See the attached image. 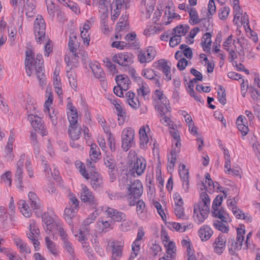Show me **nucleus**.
<instances>
[{"instance_id":"nucleus-22","label":"nucleus","mask_w":260,"mask_h":260,"mask_svg":"<svg viewBox=\"0 0 260 260\" xmlns=\"http://www.w3.org/2000/svg\"><path fill=\"white\" fill-rule=\"evenodd\" d=\"M14 141V134L10 132V135L7 144L5 147L6 156L10 160H13L14 157V154L12 153L13 151V143Z\"/></svg>"},{"instance_id":"nucleus-46","label":"nucleus","mask_w":260,"mask_h":260,"mask_svg":"<svg viewBox=\"0 0 260 260\" xmlns=\"http://www.w3.org/2000/svg\"><path fill=\"white\" fill-rule=\"evenodd\" d=\"M119 226L120 230L122 232H127L129 231L132 226V221L125 218V219L122 220Z\"/></svg>"},{"instance_id":"nucleus-17","label":"nucleus","mask_w":260,"mask_h":260,"mask_svg":"<svg viewBox=\"0 0 260 260\" xmlns=\"http://www.w3.org/2000/svg\"><path fill=\"white\" fill-rule=\"evenodd\" d=\"M106 212L107 215L115 222H120L126 218L124 213L114 208L108 207Z\"/></svg>"},{"instance_id":"nucleus-19","label":"nucleus","mask_w":260,"mask_h":260,"mask_svg":"<svg viewBox=\"0 0 260 260\" xmlns=\"http://www.w3.org/2000/svg\"><path fill=\"white\" fill-rule=\"evenodd\" d=\"M242 82L241 84V92L244 96V94L246 92V90L247 88L249 89V91L251 93V96L253 99V100L256 102H258V97L260 96L259 93V91L257 89H256L254 87L250 86L248 87V82L246 81V82L244 80H242Z\"/></svg>"},{"instance_id":"nucleus-15","label":"nucleus","mask_w":260,"mask_h":260,"mask_svg":"<svg viewBox=\"0 0 260 260\" xmlns=\"http://www.w3.org/2000/svg\"><path fill=\"white\" fill-rule=\"evenodd\" d=\"M179 173L182 182V187L185 192H188L189 189V172L186 169V166L184 164L180 165Z\"/></svg>"},{"instance_id":"nucleus-5","label":"nucleus","mask_w":260,"mask_h":260,"mask_svg":"<svg viewBox=\"0 0 260 260\" xmlns=\"http://www.w3.org/2000/svg\"><path fill=\"white\" fill-rule=\"evenodd\" d=\"M112 60L123 67L124 69L133 63L134 55L128 52L118 53L113 56Z\"/></svg>"},{"instance_id":"nucleus-2","label":"nucleus","mask_w":260,"mask_h":260,"mask_svg":"<svg viewBox=\"0 0 260 260\" xmlns=\"http://www.w3.org/2000/svg\"><path fill=\"white\" fill-rule=\"evenodd\" d=\"M34 34L37 42L40 44L47 42L45 45V55L48 56L50 53L52 52V49L51 47L50 42L51 41L45 35L46 25L44 19L41 15H38L34 22Z\"/></svg>"},{"instance_id":"nucleus-43","label":"nucleus","mask_w":260,"mask_h":260,"mask_svg":"<svg viewBox=\"0 0 260 260\" xmlns=\"http://www.w3.org/2000/svg\"><path fill=\"white\" fill-rule=\"evenodd\" d=\"M168 61L165 59H160L154 62L153 66L158 70L163 71L164 70L170 68V66L168 65Z\"/></svg>"},{"instance_id":"nucleus-42","label":"nucleus","mask_w":260,"mask_h":260,"mask_svg":"<svg viewBox=\"0 0 260 260\" xmlns=\"http://www.w3.org/2000/svg\"><path fill=\"white\" fill-rule=\"evenodd\" d=\"M219 89L217 92L218 101L223 105L226 103L225 90L221 85L219 86Z\"/></svg>"},{"instance_id":"nucleus-34","label":"nucleus","mask_w":260,"mask_h":260,"mask_svg":"<svg viewBox=\"0 0 260 260\" xmlns=\"http://www.w3.org/2000/svg\"><path fill=\"white\" fill-rule=\"evenodd\" d=\"M189 29V26L188 25L184 26L183 25L180 24L173 29L171 31V35L184 36L188 31Z\"/></svg>"},{"instance_id":"nucleus-31","label":"nucleus","mask_w":260,"mask_h":260,"mask_svg":"<svg viewBox=\"0 0 260 260\" xmlns=\"http://www.w3.org/2000/svg\"><path fill=\"white\" fill-rule=\"evenodd\" d=\"M19 208L21 213L26 217H30L32 214L28 204L24 200H20L18 203Z\"/></svg>"},{"instance_id":"nucleus-55","label":"nucleus","mask_w":260,"mask_h":260,"mask_svg":"<svg viewBox=\"0 0 260 260\" xmlns=\"http://www.w3.org/2000/svg\"><path fill=\"white\" fill-rule=\"evenodd\" d=\"M211 17L208 16V19L204 18L202 19V24L203 26L205 28V31L209 30L212 27Z\"/></svg>"},{"instance_id":"nucleus-21","label":"nucleus","mask_w":260,"mask_h":260,"mask_svg":"<svg viewBox=\"0 0 260 260\" xmlns=\"http://www.w3.org/2000/svg\"><path fill=\"white\" fill-rule=\"evenodd\" d=\"M213 233L211 228L207 225H204L200 228L198 235L202 241H206L211 237Z\"/></svg>"},{"instance_id":"nucleus-58","label":"nucleus","mask_w":260,"mask_h":260,"mask_svg":"<svg viewBox=\"0 0 260 260\" xmlns=\"http://www.w3.org/2000/svg\"><path fill=\"white\" fill-rule=\"evenodd\" d=\"M216 12V6L214 0H209L208 5L207 16L213 15Z\"/></svg>"},{"instance_id":"nucleus-64","label":"nucleus","mask_w":260,"mask_h":260,"mask_svg":"<svg viewBox=\"0 0 260 260\" xmlns=\"http://www.w3.org/2000/svg\"><path fill=\"white\" fill-rule=\"evenodd\" d=\"M173 198L175 201V206H183L184 203L182 198L178 192L174 194Z\"/></svg>"},{"instance_id":"nucleus-10","label":"nucleus","mask_w":260,"mask_h":260,"mask_svg":"<svg viewBox=\"0 0 260 260\" xmlns=\"http://www.w3.org/2000/svg\"><path fill=\"white\" fill-rule=\"evenodd\" d=\"M156 56V50L152 46H149L146 51H140L138 55V60L141 63L151 61Z\"/></svg>"},{"instance_id":"nucleus-63","label":"nucleus","mask_w":260,"mask_h":260,"mask_svg":"<svg viewBox=\"0 0 260 260\" xmlns=\"http://www.w3.org/2000/svg\"><path fill=\"white\" fill-rule=\"evenodd\" d=\"M187 60L185 58H183L179 60L177 64V67L180 71H183L187 67Z\"/></svg>"},{"instance_id":"nucleus-28","label":"nucleus","mask_w":260,"mask_h":260,"mask_svg":"<svg viewBox=\"0 0 260 260\" xmlns=\"http://www.w3.org/2000/svg\"><path fill=\"white\" fill-rule=\"evenodd\" d=\"M228 246L229 247L230 253L232 255H234L235 253V250H239L241 249L242 244L239 243L234 238H230L228 240Z\"/></svg>"},{"instance_id":"nucleus-11","label":"nucleus","mask_w":260,"mask_h":260,"mask_svg":"<svg viewBox=\"0 0 260 260\" xmlns=\"http://www.w3.org/2000/svg\"><path fill=\"white\" fill-rule=\"evenodd\" d=\"M129 194L134 199H139L143 193V185L139 180H134L131 185L127 187Z\"/></svg>"},{"instance_id":"nucleus-35","label":"nucleus","mask_w":260,"mask_h":260,"mask_svg":"<svg viewBox=\"0 0 260 260\" xmlns=\"http://www.w3.org/2000/svg\"><path fill=\"white\" fill-rule=\"evenodd\" d=\"M188 13L189 15V22L191 25L197 24L202 22V19H199L198 12L195 8L190 9L188 11Z\"/></svg>"},{"instance_id":"nucleus-48","label":"nucleus","mask_w":260,"mask_h":260,"mask_svg":"<svg viewBox=\"0 0 260 260\" xmlns=\"http://www.w3.org/2000/svg\"><path fill=\"white\" fill-rule=\"evenodd\" d=\"M175 248V244L173 242H170L167 246V258H172L174 257L175 254L174 249Z\"/></svg>"},{"instance_id":"nucleus-6","label":"nucleus","mask_w":260,"mask_h":260,"mask_svg":"<svg viewBox=\"0 0 260 260\" xmlns=\"http://www.w3.org/2000/svg\"><path fill=\"white\" fill-rule=\"evenodd\" d=\"M81 200L82 202L86 203L90 208L92 209H96V207L98 205L97 199L95 198L93 193L86 186H83L82 187Z\"/></svg>"},{"instance_id":"nucleus-51","label":"nucleus","mask_w":260,"mask_h":260,"mask_svg":"<svg viewBox=\"0 0 260 260\" xmlns=\"http://www.w3.org/2000/svg\"><path fill=\"white\" fill-rule=\"evenodd\" d=\"M181 35H173L170 40V46L171 47H174L181 42Z\"/></svg>"},{"instance_id":"nucleus-16","label":"nucleus","mask_w":260,"mask_h":260,"mask_svg":"<svg viewBox=\"0 0 260 260\" xmlns=\"http://www.w3.org/2000/svg\"><path fill=\"white\" fill-rule=\"evenodd\" d=\"M226 242L225 236L220 234L213 244L214 252L219 255L221 254L225 249Z\"/></svg>"},{"instance_id":"nucleus-12","label":"nucleus","mask_w":260,"mask_h":260,"mask_svg":"<svg viewBox=\"0 0 260 260\" xmlns=\"http://www.w3.org/2000/svg\"><path fill=\"white\" fill-rule=\"evenodd\" d=\"M29 227V232L27 233V237L33 242L35 250L37 251L39 249L40 244L37 239L40 233L39 230L37 228L35 222L30 223Z\"/></svg>"},{"instance_id":"nucleus-23","label":"nucleus","mask_w":260,"mask_h":260,"mask_svg":"<svg viewBox=\"0 0 260 260\" xmlns=\"http://www.w3.org/2000/svg\"><path fill=\"white\" fill-rule=\"evenodd\" d=\"M36 0H26L24 5L25 10V14L28 17H32L36 14Z\"/></svg>"},{"instance_id":"nucleus-38","label":"nucleus","mask_w":260,"mask_h":260,"mask_svg":"<svg viewBox=\"0 0 260 260\" xmlns=\"http://www.w3.org/2000/svg\"><path fill=\"white\" fill-rule=\"evenodd\" d=\"M46 245L51 253L54 255L57 254V248L55 243L51 241L48 237H46L45 239Z\"/></svg>"},{"instance_id":"nucleus-40","label":"nucleus","mask_w":260,"mask_h":260,"mask_svg":"<svg viewBox=\"0 0 260 260\" xmlns=\"http://www.w3.org/2000/svg\"><path fill=\"white\" fill-rule=\"evenodd\" d=\"M115 108L116 110L117 115L118 116V123L119 124H122L125 121L126 113L120 104H116V106Z\"/></svg>"},{"instance_id":"nucleus-33","label":"nucleus","mask_w":260,"mask_h":260,"mask_svg":"<svg viewBox=\"0 0 260 260\" xmlns=\"http://www.w3.org/2000/svg\"><path fill=\"white\" fill-rule=\"evenodd\" d=\"M104 164L108 169H117L116 163L114 156L110 154H107L104 157Z\"/></svg>"},{"instance_id":"nucleus-30","label":"nucleus","mask_w":260,"mask_h":260,"mask_svg":"<svg viewBox=\"0 0 260 260\" xmlns=\"http://www.w3.org/2000/svg\"><path fill=\"white\" fill-rule=\"evenodd\" d=\"M78 209L72 207H67L64 211V217L70 224L72 223V219L74 217L77 213Z\"/></svg>"},{"instance_id":"nucleus-25","label":"nucleus","mask_w":260,"mask_h":260,"mask_svg":"<svg viewBox=\"0 0 260 260\" xmlns=\"http://www.w3.org/2000/svg\"><path fill=\"white\" fill-rule=\"evenodd\" d=\"M30 207L33 210L40 209L41 203L37 194L33 192H29L28 194Z\"/></svg>"},{"instance_id":"nucleus-26","label":"nucleus","mask_w":260,"mask_h":260,"mask_svg":"<svg viewBox=\"0 0 260 260\" xmlns=\"http://www.w3.org/2000/svg\"><path fill=\"white\" fill-rule=\"evenodd\" d=\"M211 37V32H206L203 36L204 40L201 42V44L205 52H208L210 51L212 43Z\"/></svg>"},{"instance_id":"nucleus-8","label":"nucleus","mask_w":260,"mask_h":260,"mask_svg":"<svg viewBox=\"0 0 260 260\" xmlns=\"http://www.w3.org/2000/svg\"><path fill=\"white\" fill-rule=\"evenodd\" d=\"M135 137L134 131L131 128L124 129L122 133V148L127 151L134 143Z\"/></svg>"},{"instance_id":"nucleus-53","label":"nucleus","mask_w":260,"mask_h":260,"mask_svg":"<svg viewBox=\"0 0 260 260\" xmlns=\"http://www.w3.org/2000/svg\"><path fill=\"white\" fill-rule=\"evenodd\" d=\"M63 248L68 251V252L71 255H73L74 253V246L72 244L71 242H70L68 239L64 240L63 241Z\"/></svg>"},{"instance_id":"nucleus-3","label":"nucleus","mask_w":260,"mask_h":260,"mask_svg":"<svg viewBox=\"0 0 260 260\" xmlns=\"http://www.w3.org/2000/svg\"><path fill=\"white\" fill-rule=\"evenodd\" d=\"M201 199L197 205H195L193 210V217L197 218L199 223L203 222L208 217L210 211V198L206 192L201 194Z\"/></svg>"},{"instance_id":"nucleus-57","label":"nucleus","mask_w":260,"mask_h":260,"mask_svg":"<svg viewBox=\"0 0 260 260\" xmlns=\"http://www.w3.org/2000/svg\"><path fill=\"white\" fill-rule=\"evenodd\" d=\"M200 56V58H202L203 56H205L204 61H205L207 65V72L209 73H212L214 68V63L213 62H210L206 57V55L204 53L201 54Z\"/></svg>"},{"instance_id":"nucleus-36","label":"nucleus","mask_w":260,"mask_h":260,"mask_svg":"<svg viewBox=\"0 0 260 260\" xmlns=\"http://www.w3.org/2000/svg\"><path fill=\"white\" fill-rule=\"evenodd\" d=\"M42 218L43 221L46 225V231H49V232L51 231L53 229V226H54L53 224V218L46 213H45L42 215Z\"/></svg>"},{"instance_id":"nucleus-14","label":"nucleus","mask_w":260,"mask_h":260,"mask_svg":"<svg viewBox=\"0 0 260 260\" xmlns=\"http://www.w3.org/2000/svg\"><path fill=\"white\" fill-rule=\"evenodd\" d=\"M24 159L21 158L17 162L16 170L15 174V181L18 182L17 187L22 190V174Z\"/></svg>"},{"instance_id":"nucleus-1","label":"nucleus","mask_w":260,"mask_h":260,"mask_svg":"<svg viewBox=\"0 0 260 260\" xmlns=\"http://www.w3.org/2000/svg\"><path fill=\"white\" fill-rule=\"evenodd\" d=\"M32 48L27 47L25 51V67L27 75L30 76L32 71L35 70L36 75L38 79L40 85L43 86L45 84V75L43 67L44 60L42 54H38L36 58Z\"/></svg>"},{"instance_id":"nucleus-18","label":"nucleus","mask_w":260,"mask_h":260,"mask_svg":"<svg viewBox=\"0 0 260 260\" xmlns=\"http://www.w3.org/2000/svg\"><path fill=\"white\" fill-rule=\"evenodd\" d=\"M67 109L69 111L67 112L68 118L70 122L69 126L79 124L78 123V113L76 108L73 106L72 102H68Z\"/></svg>"},{"instance_id":"nucleus-37","label":"nucleus","mask_w":260,"mask_h":260,"mask_svg":"<svg viewBox=\"0 0 260 260\" xmlns=\"http://www.w3.org/2000/svg\"><path fill=\"white\" fill-rule=\"evenodd\" d=\"M229 217L227 219V221L223 222L222 220H216L213 223V226L215 228L223 233H227L229 231V226L226 225L228 220Z\"/></svg>"},{"instance_id":"nucleus-50","label":"nucleus","mask_w":260,"mask_h":260,"mask_svg":"<svg viewBox=\"0 0 260 260\" xmlns=\"http://www.w3.org/2000/svg\"><path fill=\"white\" fill-rule=\"evenodd\" d=\"M161 248L159 244L153 243L149 248V252L153 256H155L161 251Z\"/></svg>"},{"instance_id":"nucleus-62","label":"nucleus","mask_w":260,"mask_h":260,"mask_svg":"<svg viewBox=\"0 0 260 260\" xmlns=\"http://www.w3.org/2000/svg\"><path fill=\"white\" fill-rule=\"evenodd\" d=\"M106 193L108 194L109 198L111 200H117L122 198L120 195V193L111 191L110 190L106 191Z\"/></svg>"},{"instance_id":"nucleus-47","label":"nucleus","mask_w":260,"mask_h":260,"mask_svg":"<svg viewBox=\"0 0 260 260\" xmlns=\"http://www.w3.org/2000/svg\"><path fill=\"white\" fill-rule=\"evenodd\" d=\"M155 108L159 112L161 116L165 115L168 113H170L171 110V107L170 105L164 106L160 104H157L155 105Z\"/></svg>"},{"instance_id":"nucleus-9","label":"nucleus","mask_w":260,"mask_h":260,"mask_svg":"<svg viewBox=\"0 0 260 260\" xmlns=\"http://www.w3.org/2000/svg\"><path fill=\"white\" fill-rule=\"evenodd\" d=\"M28 119L35 131L40 133L42 136H46L48 132L46 131L43 120L37 115H30Z\"/></svg>"},{"instance_id":"nucleus-27","label":"nucleus","mask_w":260,"mask_h":260,"mask_svg":"<svg viewBox=\"0 0 260 260\" xmlns=\"http://www.w3.org/2000/svg\"><path fill=\"white\" fill-rule=\"evenodd\" d=\"M90 183L94 189H96L103 184V179L101 176L96 172L91 175Z\"/></svg>"},{"instance_id":"nucleus-52","label":"nucleus","mask_w":260,"mask_h":260,"mask_svg":"<svg viewBox=\"0 0 260 260\" xmlns=\"http://www.w3.org/2000/svg\"><path fill=\"white\" fill-rule=\"evenodd\" d=\"M96 145H91L90 148V153L92 157L91 158V160L93 161L94 162H96V160L98 159V156L101 154L100 152L96 150Z\"/></svg>"},{"instance_id":"nucleus-61","label":"nucleus","mask_w":260,"mask_h":260,"mask_svg":"<svg viewBox=\"0 0 260 260\" xmlns=\"http://www.w3.org/2000/svg\"><path fill=\"white\" fill-rule=\"evenodd\" d=\"M137 208L136 211L137 214L139 216H141V215L143 213L145 208V204L142 200H139L136 204Z\"/></svg>"},{"instance_id":"nucleus-49","label":"nucleus","mask_w":260,"mask_h":260,"mask_svg":"<svg viewBox=\"0 0 260 260\" xmlns=\"http://www.w3.org/2000/svg\"><path fill=\"white\" fill-rule=\"evenodd\" d=\"M230 11L229 7H224L219 10L218 17L220 19L225 20L228 18Z\"/></svg>"},{"instance_id":"nucleus-7","label":"nucleus","mask_w":260,"mask_h":260,"mask_svg":"<svg viewBox=\"0 0 260 260\" xmlns=\"http://www.w3.org/2000/svg\"><path fill=\"white\" fill-rule=\"evenodd\" d=\"M132 168L129 169L128 174L131 176H135L137 173L138 176H140L144 173L146 167V160L142 157H137L134 160V163L132 166Z\"/></svg>"},{"instance_id":"nucleus-56","label":"nucleus","mask_w":260,"mask_h":260,"mask_svg":"<svg viewBox=\"0 0 260 260\" xmlns=\"http://www.w3.org/2000/svg\"><path fill=\"white\" fill-rule=\"evenodd\" d=\"M122 7V0H114L113 3L111 4V10L114 12L120 11Z\"/></svg>"},{"instance_id":"nucleus-39","label":"nucleus","mask_w":260,"mask_h":260,"mask_svg":"<svg viewBox=\"0 0 260 260\" xmlns=\"http://www.w3.org/2000/svg\"><path fill=\"white\" fill-rule=\"evenodd\" d=\"M232 212L233 214L238 219H243L247 220V221L251 220L250 216H248V214H245L242 210L239 209L238 207H235L233 208Z\"/></svg>"},{"instance_id":"nucleus-45","label":"nucleus","mask_w":260,"mask_h":260,"mask_svg":"<svg viewBox=\"0 0 260 260\" xmlns=\"http://www.w3.org/2000/svg\"><path fill=\"white\" fill-rule=\"evenodd\" d=\"M112 221H104L102 219H99L98 220V224L101 227L102 231L108 232L112 229L111 223Z\"/></svg>"},{"instance_id":"nucleus-29","label":"nucleus","mask_w":260,"mask_h":260,"mask_svg":"<svg viewBox=\"0 0 260 260\" xmlns=\"http://www.w3.org/2000/svg\"><path fill=\"white\" fill-rule=\"evenodd\" d=\"M90 67L95 78L98 79L104 78L105 73L98 62L90 64Z\"/></svg>"},{"instance_id":"nucleus-24","label":"nucleus","mask_w":260,"mask_h":260,"mask_svg":"<svg viewBox=\"0 0 260 260\" xmlns=\"http://www.w3.org/2000/svg\"><path fill=\"white\" fill-rule=\"evenodd\" d=\"M115 81L117 84L122 87L124 90L126 91L128 89L130 80L126 75L124 74L117 75Z\"/></svg>"},{"instance_id":"nucleus-60","label":"nucleus","mask_w":260,"mask_h":260,"mask_svg":"<svg viewBox=\"0 0 260 260\" xmlns=\"http://www.w3.org/2000/svg\"><path fill=\"white\" fill-rule=\"evenodd\" d=\"M110 4V2L108 0H101L99 3V8L100 11L104 12L108 11V6Z\"/></svg>"},{"instance_id":"nucleus-20","label":"nucleus","mask_w":260,"mask_h":260,"mask_svg":"<svg viewBox=\"0 0 260 260\" xmlns=\"http://www.w3.org/2000/svg\"><path fill=\"white\" fill-rule=\"evenodd\" d=\"M68 135L71 140H77L82 132V128L79 124L69 126Z\"/></svg>"},{"instance_id":"nucleus-44","label":"nucleus","mask_w":260,"mask_h":260,"mask_svg":"<svg viewBox=\"0 0 260 260\" xmlns=\"http://www.w3.org/2000/svg\"><path fill=\"white\" fill-rule=\"evenodd\" d=\"M174 212L176 216L184 220L188 219V217L184 214L183 206H176L174 208Z\"/></svg>"},{"instance_id":"nucleus-41","label":"nucleus","mask_w":260,"mask_h":260,"mask_svg":"<svg viewBox=\"0 0 260 260\" xmlns=\"http://www.w3.org/2000/svg\"><path fill=\"white\" fill-rule=\"evenodd\" d=\"M103 62L105 63V67L111 74L114 75L118 73V71L116 69V66L112 62L109 58H104L103 59Z\"/></svg>"},{"instance_id":"nucleus-13","label":"nucleus","mask_w":260,"mask_h":260,"mask_svg":"<svg viewBox=\"0 0 260 260\" xmlns=\"http://www.w3.org/2000/svg\"><path fill=\"white\" fill-rule=\"evenodd\" d=\"M112 248L111 260H120L122 256L123 244L120 241H116L111 243Z\"/></svg>"},{"instance_id":"nucleus-59","label":"nucleus","mask_w":260,"mask_h":260,"mask_svg":"<svg viewBox=\"0 0 260 260\" xmlns=\"http://www.w3.org/2000/svg\"><path fill=\"white\" fill-rule=\"evenodd\" d=\"M68 47L70 51L72 53V54L75 55L77 50V44H76L75 42L71 37L69 38Z\"/></svg>"},{"instance_id":"nucleus-32","label":"nucleus","mask_w":260,"mask_h":260,"mask_svg":"<svg viewBox=\"0 0 260 260\" xmlns=\"http://www.w3.org/2000/svg\"><path fill=\"white\" fill-rule=\"evenodd\" d=\"M139 135L141 148H144L149 141V138L147 135L146 129L144 126L140 128L139 130Z\"/></svg>"},{"instance_id":"nucleus-54","label":"nucleus","mask_w":260,"mask_h":260,"mask_svg":"<svg viewBox=\"0 0 260 260\" xmlns=\"http://www.w3.org/2000/svg\"><path fill=\"white\" fill-rule=\"evenodd\" d=\"M171 225L174 229H175L177 231L181 232H184L187 228V225L185 223L181 224L177 222H172Z\"/></svg>"},{"instance_id":"nucleus-4","label":"nucleus","mask_w":260,"mask_h":260,"mask_svg":"<svg viewBox=\"0 0 260 260\" xmlns=\"http://www.w3.org/2000/svg\"><path fill=\"white\" fill-rule=\"evenodd\" d=\"M223 201V196L220 194L217 195L214 199L212 204V214L214 217L220 218L223 222L227 221V219L229 217V215L222 208L218 209Z\"/></svg>"}]
</instances>
